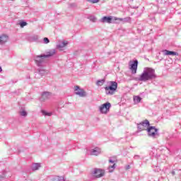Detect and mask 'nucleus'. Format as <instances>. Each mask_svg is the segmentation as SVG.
Here are the masks:
<instances>
[{
	"mask_svg": "<svg viewBox=\"0 0 181 181\" xmlns=\"http://www.w3.org/2000/svg\"><path fill=\"white\" fill-rule=\"evenodd\" d=\"M33 60L37 67L38 74L43 76L46 74V54L35 55Z\"/></svg>",
	"mask_w": 181,
	"mask_h": 181,
	"instance_id": "1",
	"label": "nucleus"
},
{
	"mask_svg": "<svg viewBox=\"0 0 181 181\" xmlns=\"http://www.w3.org/2000/svg\"><path fill=\"white\" fill-rule=\"evenodd\" d=\"M157 77L158 76H156L154 69L145 67L141 74L136 78V80L137 81H143L146 83V81L155 80Z\"/></svg>",
	"mask_w": 181,
	"mask_h": 181,
	"instance_id": "2",
	"label": "nucleus"
},
{
	"mask_svg": "<svg viewBox=\"0 0 181 181\" xmlns=\"http://www.w3.org/2000/svg\"><path fill=\"white\" fill-rule=\"evenodd\" d=\"M118 83L117 81H109V86L105 87L106 95H114L117 93Z\"/></svg>",
	"mask_w": 181,
	"mask_h": 181,
	"instance_id": "3",
	"label": "nucleus"
},
{
	"mask_svg": "<svg viewBox=\"0 0 181 181\" xmlns=\"http://www.w3.org/2000/svg\"><path fill=\"white\" fill-rule=\"evenodd\" d=\"M158 131L159 129L153 126H150L147 128L148 135L150 136V138L155 139L156 136H159V134L158 133Z\"/></svg>",
	"mask_w": 181,
	"mask_h": 181,
	"instance_id": "4",
	"label": "nucleus"
},
{
	"mask_svg": "<svg viewBox=\"0 0 181 181\" xmlns=\"http://www.w3.org/2000/svg\"><path fill=\"white\" fill-rule=\"evenodd\" d=\"M91 174L95 177V179H100L105 175V171L101 168H94L91 171Z\"/></svg>",
	"mask_w": 181,
	"mask_h": 181,
	"instance_id": "5",
	"label": "nucleus"
},
{
	"mask_svg": "<svg viewBox=\"0 0 181 181\" xmlns=\"http://www.w3.org/2000/svg\"><path fill=\"white\" fill-rule=\"evenodd\" d=\"M110 108H111V103L107 102L99 107V111L100 114H107L110 112Z\"/></svg>",
	"mask_w": 181,
	"mask_h": 181,
	"instance_id": "6",
	"label": "nucleus"
},
{
	"mask_svg": "<svg viewBox=\"0 0 181 181\" xmlns=\"http://www.w3.org/2000/svg\"><path fill=\"white\" fill-rule=\"evenodd\" d=\"M117 17L113 16H103L99 22L101 23H115Z\"/></svg>",
	"mask_w": 181,
	"mask_h": 181,
	"instance_id": "7",
	"label": "nucleus"
},
{
	"mask_svg": "<svg viewBox=\"0 0 181 181\" xmlns=\"http://www.w3.org/2000/svg\"><path fill=\"white\" fill-rule=\"evenodd\" d=\"M75 94L76 95H79V97H86L87 96V93H86V91H84V89L81 88L80 86H75Z\"/></svg>",
	"mask_w": 181,
	"mask_h": 181,
	"instance_id": "8",
	"label": "nucleus"
},
{
	"mask_svg": "<svg viewBox=\"0 0 181 181\" xmlns=\"http://www.w3.org/2000/svg\"><path fill=\"white\" fill-rule=\"evenodd\" d=\"M130 70L132 71V74H136V70H138V60H134L130 65Z\"/></svg>",
	"mask_w": 181,
	"mask_h": 181,
	"instance_id": "9",
	"label": "nucleus"
},
{
	"mask_svg": "<svg viewBox=\"0 0 181 181\" xmlns=\"http://www.w3.org/2000/svg\"><path fill=\"white\" fill-rule=\"evenodd\" d=\"M67 45H69V42L67 41L59 42L57 45V49H58L60 51H63V48L66 47Z\"/></svg>",
	"mask_w": 181,
	"mask_h": 181,
	"instance_id": "10",
	"label": "nucleus"
},
{
	"mask_svg": "<svg viewBox=\"0 0 181 181\" xmlns=\"http://www.w3.org/2000/svg\"><path fill=\"white\" fill-rule=\"evenodd\" d=\"M100 153H101V148L98 147H95V148L90 150V155L92 156H98Z\"/></svg>",
	"mask_w": 181,
	"mask_h": 181,
	"instance_id": "11",
	"label": "nucleus"
},
{
	"mask_svg": "<svg viewBox=\"0 0 181 181\" xmlns=\"http://www.w3.org/2000/svg\"><path fill=\"white\" fill-rule=\"evenodd\" d=\"M165 56H179V53L173 51H169L168 49H165L163 51Z\"/></svg>",
	"mask_w": 181,
	"mask_h": 181,
	"instance_id": "12",
	"label": "nucleus"
},
{
	"mask_svg": "<svg viewBox=\"0 0 181 181\" xmlns=\"http://www.w3.org/2000/svg\"><path fill=\"white\" fill-rule=\"evenodd\" d=\"M8 38L9 37H8L6 35H0V45H4V43H6Z\"/></svg>",
	"mask_w": 181,
	"mask_h": 181,
	"instance_id": "13",
	"label": "nucleus"
},
{
	"mask_svg": "<svg viewBox=\"0 0 181 181\" xmlns=\"http://www.w3.org/2000/svg\"><path fill=\"white\" fill-rule=\"evenodd\" d=\"M116 21H119V22H122V23H128L131 22V17H126L124 18H116Z\"/></svg>",
	"mask_w": 181,
	"mask_h": 181,
	"instance_id": "14",
	"label": "nucleus"
},
{
	"mask_svg": "<svg viewBox=\"0 0 181 181\" xmlns=\"http://www.w3.org/2000/svg\"><path fill=\"white\" fill-rule=\"evenodd\" d=\"M56 54V49H49L48 52H46V58L52 57Z\"/></svg>",
	"mask_w": 181,
	"mask_h": 181,
	"instance_id": "15",
	"label": "nucleus"
},
{
	"mask_svg": "<svg viewBox=\"0 0 181 181\" xmlns=\"http://www.w3.org/2000/svg\"><path fill=\"white\" fill-rule=\"evenodd\" d=\"M39 168H40V163H33L31 166V169L33 170V172L37 170Z\"/></svg>",
	"mask_w": 181,
	"mask_h": 181,
	"instance_id": "16",
	"label": "nucleus"
},
{
	"mask_svg": "<svg viewBox=\"0 0 181 181\" xmlns=\"http://www.w3.org/2000/svg\"><path fill=\"white\" fill-rule=\"evenodd\" d=\"M142 126L143 128H146V127H150L151 124L149 123V120L145 119L144 121L141 122L140 123Z\"/></svg>",
	"mask_w": 181,
	"mask_h": 181,
	"instance_id": "17",
	"label": "nucleus"
},
{
	"mask_svg": "<svg viewBox=\"0 0 181 181\" xmlns=\"http://www.w3.org/2000/svg\"><path fill=\"white\" fill-rule=\"evenodd\" d=\"M52 181H66V180H64V177L62 176H54L52 179Z\"/></svg>",
	"mask_w": 181,
	"mask_h": 181,
	"instance_id": "18",
	"label": "nucleus"
},
{
	"mask_svg": "<svg viewBox=\"0 0 181 181\" xmlns=\"http://www.w3.org/2000/svg\"><path fill=\"white\" fill-rule=\"evenodd\" d=\"M141 100H142V98H141L140 96H134V102L136 104L141 103Z\"/></svg>",
	"mask_w": 181,
	"mask_h": 181,
	"instance_id": "19",
	"label": "nucleus"
},
{
	"mask_svg": "<svg viewBox=\"0 0 181 181\" xmlns=\"http://www.w3.org/2000/svg\"><path fill=\"white\" fill-rule=\"evenodd\" d=\"M40 101L41 103H45V101H46V92H43L40 98Z\"/></svg>",
	"mask_w": 181,
	"mask_h": 181,
	"instance_id": "20",
	"label": "nucleus"
},
{
	"mask_svg": "<svg viewBox=\"0 0 181 181\" xmlns=\"http://www.w3.org/2000/svg\"><path fill=\"white\" fill-rule=\"evenodd\" d=\"M137 129L139 132L145 131V128H144V126L141 123L137 124Z\"/></svg>",
	"mask_w": 181,
	"mask_h": 181,
	"instance_id": "21",
	"label": "nucleus"
},
{
	"mask_svg": "<svg viewBox=\"0 0 181 181\" xmlns=\"http://www.w3.org/2000/svg\"><path fill=\"white\" fill-rule=\"evenodd\" d=\"M104 83H105V79L98 80L96 81V85L101 86H103V84H104Z\"/></svg>",
	"mask_w": 181,
	"mask_h": 181,
	"instance_id": "22",
	"label": "nucleus"
},
{
	"mask_svg": "<svg viewBox=\"0 0 181 181\" xmlns=\"http://www.w3.org/2000/svg\"><path fill=\"white\" fill-rule=\"evenodd\" d=\"M108 170L110 173H112V172H114V170H115V163H114L112 165H110L108 167Z\"/></svg>",
	"mask_w": 181,
	"mask_h": 181,
	"instance_id": "23",
	"label": "nucleus"
},
{
	"mask_svg": "<svg viewBox=\"0 0 181 181\" xmlns=\"http://www.w3.org/2000/svg\"><path fill=\"white\" fill-rule=\"evenodd\" d=\"M6 172L4 171L3 174L1 175H0V181H3L4 179H5V177H6Z\"/></svg>",
	"mask_w": 181,
	"mask_h": 181,
	"instance_id": "24",
	"label": "nucleus"
},
{
	"mask_svg": "<svg viewBox=\"0 0 181 181\" xmlns=\"http://www.w3.org/2000/svg\"><path fill=\"white\" fill-rule=\"evenodd\" d=\"M20 115H21V117H26L28 115V112L25 110H22L20 112Z\"/></svg>",
	"mask_w": 181,
	"mask_h": 181,
	"instance_id": "25",
	"label": "nucleus"
},
{
	"mask_svg": "<svg viewBox=\"0 0 181 181\" xmlns=\"http://www.w3.org/2000/svg\"><path fill=\"white\" fill-rule=\"evenodd\" d=\"M88 18L91 22H97V18H95V16H90Z\"/></svg>",
	"mask_w": 181,
	"mask_h": 181,
	"instance_id": "26",
	"label": "nucleus"
},
{
	"mask_svg": "<svg viewBox=\"0 0 181 181\" xmlns=\"http://www.w3.org/2000/svg\"><path fill=\"white\" fill-rule=\"evenodd\" d=\"M26 25H28V23L25 22V21H21L20 22V26L21 28H25V26H26Z\"/></svg>",
	"mask_w": 181,
	"mask_h": 181,
	"instance_id": "27",
	"label": "nucleus"
},
{
	"mask_svg": "<svg viewBox=\"0 0 181 181\" xmlns=\"http://www.w3.org/2000/svg\"><path fill=\"white\" fill-rule=\"evenodd\" d=\"M53 94H52V93L49 92H46V98H50V97H52Z\"/></svg>",
	"mask_w": 181,
	"mask_h": 181,
	"instance_id": "28",
	"label": "nucleus"
},
{
	"mask_svg": "<svg viewBox=\"0 0 181 181\" xmlns=\"http://www.w3.org/2000/svg\"><path fill=\"white\" fill-rule=\"evenodd\" d=\"M54 114V112H46V116L47 117H52V115H53Z\"/></svg>",
	"mask_w": 181,
	"mask_h": 181,
	"instance_id": "29",
	"label": "nucleus"
},
{
	"mask_svg": "<svg viewBox=\"0 0 181 181\" xmlns=\"http://www.w3.org/2000/svg\"><path fill=\"white\" fill-rule=\"evenodd\" d=\"M88 2H90L91 4H97L100 2V0H88Z\"/></svg>",
	"mask_w": 181,
	"mask_h": 181,
	"instance_id": "30",
	"label": "nucleus"
},
{
	"mask_svg": "<svg viewBox=\"0 0 181 181\" xmlns=\"http://www.w3.org/2000/svg\"><path fill=\"white\" fill-rule=\"evenodd\" d=\"M134 159H135V160L141 159V156H139V155H135V156H134Z\"/></svg>",
	"mask_w": 181,
	"mask_h": 181,
	"instance_id": "31",
	"label": "nucleus"
},
{
	"mask_svg": "<svg viewBox=\"0 0 181 181\" xmlns=\"http://www.w3.org/2000/svg\"><path fill=\"white\" fill-rule=\"evenodd\" d=\"M33 42H37V36H33L32 37Z\"/></svg>",
	"mask_w": 181,
	"mask_h": 181,
	"instance_id": "32",
	"label": "nucleus"
},
{
	"mask_svg": "<svg viewBox=\"0 0 181 181\" xmlns=\"http://www.w3.org/2000/svg\"><path fill=\"white\" fill-rule=\"evenodd\" d=\"M41 112H42V115H44L45 117H46V110H41Z\"/></svg>",
	"mask_w": 181,
	"mask_h": 181,
	"instance_id": "33",
	"label": "nucleus"
},
{
	"mask_svg": "<svg viewBox=\"0 0 181 181\" xmlns=\"http://www.w3.org/2000/svg\"><path fill=\"white\" fill-rule=\"evenodd\" d=\"M76 4H70V7H71V8H74V7H76Z\"/></svg>",
	"mask_w": 181,
	"mask_h": 181,
	"instance_id": "34",
	"label": "nucleus"
},
{
	"mask_svg": "<svg viewBox=\"0 0 181 181\" xmlns=\"http://www.w3.org/2000/svg\"><path fill=\"white\" fill-rule=\"evenodd\" d=\"M114 162H115V160L109 159V163H114Z\"/></svg>",
	"mask_w": 181,
	"mask_h": 181,
	"instance_id": "35",
	"label": "nucleus"
},
{
	"mask_svg": "<svg viewBox=\"0 0 181 181\" xmlns=\"http://www.w3.org/2000/svg\"><path fill=\"white\" fill-rule=\"evenodd\" d=\"M128 169H131V165H128L126 166V170H128Z\"/></svg>",
	"mask_w": 181,
	"mask_h": 181,
	"instance_id": "36",
	"label": "nucleus"
},
{
	"mask_svg": "<svg viewBox=\"0 0 181 181\" xmlns=\"http://www.w3.org/2000/svg\"><path fill=\"white\" fill-rule=\"evenodd\" d=\"M46 43H50V40L47 37L46 38Z\"/></svg>",
	"mask_w": 181,
	"mask_h": 181,
	"instance_id": "37",
	"label": "nucleus"
},
{
	"mask_svg": "<svg viewBox=\"0 0 181 181\" xmlns=\"http://www.w3.org/2000/svg\"><path fill=\"white\" fill-rule=\"evenodd\" d=\"M171 175H173V176H175V175H176V173L175 171H172Z\"/></svg>",
	"mask_w": 181,
	"mask_h": 181,
	"instance_id": "38",
	"label": "nucleus"
},
{
	"mask_svg": "<svg viewBox=\"0 0 181 181\" xmlns=\"http://www.w3.org/2000/svg\"><path fill=\"white\" fill-rule=\"evenodd\" d=\"M43 42H44V43H46V37H44Z\"/></svg>",
	"mask_w": 181,
	"mask_h": 181,
	"instance_id": "39",
	"label": "nucleus"
},
{
	"mask_svg": "<svg viewBox=\"0 0 181 181\" xmlns=\"http://www.w3.org/2000/svg\"><path fill=\"white\" fill-rule=\"evenodd\" d=\"M2 72V67L0 66V73Z\"/></svg>",
	"mask_w": 181,
	"mask_h": 181,
	"instance_id": "40",
	"label": "nucleus"
},
{
	"mask_svg": "<svg viewBox=\"0 0 181 181\" xmlns=\"http://www.w3.org/2000/svg\"><path fill=\"white\" fill-rule=\"evenodd\" d=\"M9 1H14V0H9Z\"/></svg>",
	"mask_w": 181,
	"mask_h": 181,
	"instance_id": "41",
	"label": "nucleus"
},
{
	"mask_svg": "<svg viewBox=\"0 0 181 181\" xmlns=\"http://www.w3.org/2000/svg\"><path fill=\"white\" fill-rule=\"evenodd\" d=\"M130 1H134V0H130Z\"/></svg>",
	"mask_w": 181,
	"mask_h": 181,
	"instance_id": "42",
	"label": "nucleus"
}]
</instances>
